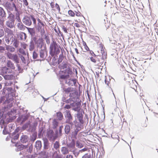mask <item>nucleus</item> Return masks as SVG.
Segmentation results:
<instances>
[{"instance_id":"19","label":"nucleus","mask_w":158,"mask_h":158,"mask_svg":"<svg viewBox=\"0 0 158 158\" xmlns=\"http://www.w3.org/2000/svg\"><path fill=\"white\" fill-rule=\"evenodd\" d=\"M18 38L23 41H25L27 37L26 34L24 32H20L17 34Z\"/></svg>"},{"instance_id":"2","label":"nucleus","mask_w":158,"mask_h":158,"mask_svg":"<svg viewBox=\"0 0 158 158\" xmlns=\"http://www.w3.org/2000/svg\"><path fill=\"white\" fill-rule=\"evenodd\" d=\"M69 77V74L61 75L59 76V78L60 82H62V80L64 79L66 84L68 85L72 86L76 85L77 82V80L75 79H67Z\"/></svg>"},{"instance_id":"50","label":"nucleus","mask_w":158,"mask_h":158,"mask_svg":"<svg viewBox=\"0 0 158 158\" xmlns=\"http://www.w3.org/2000/svg\"><path fill=\"white\" fill-rule=\"evenodd\" d=\"M69 152H73V153L75 157H77L79 155V151H76L75 149L73 150H69Z\"/></svg>"},{"instance_id":"47","label":"nucleus","mask_w":158,"mask_h":158,"mask_svg":"<svg viewBox=\"0 0 158 158\" xmlns=\"http://www.w3.org/2000/svg\"><path fill=\"white\" fill-rule=\"evenodd\" d=\"M18 51L19 52L22 54V55L26 56V52L23 48H19L18 50Z\"/></svg>"},{"instance_id":"54","label":"nucleus","mask_w":158,"mask_h":158,"mask_svg":"<svg viewBox=\"0 0 158 158\" xmlns=\"http://www.w3.org/2000/svg\"><path fill=\"white\" fill-rule=\"evenodd\" d=\"M76 93L74 91L73 92H71L69 94V96L70 98H75V97H76Z\"/></svg>"},{"instance_id":"59","label":"nucleus","mask_w":158,"mask_h":158,"mask_svg":"<svg viewBox=\"0 0 158 158\" xmlns=\"http://www.w3.org/2000/svg\"><path fill=\"white\" fill-rule=\"evenodd\" d=\"M43 127L40 128L38 131V135H40L43 134Z\"/></svg>"},{"instance_id":"20","label":"nucleus","mask_w":158,"mask_h":158,"mask_svg":"<svg viewBox=\"0 0 158 158\" xmlns=\"http://www.w3.org/2000/svg\"><path fill=\"white\" fill-rule=\"evenodd\" d=\"M71 107H73L72 109V110L77 112L80 110L81 108L78 102H76L74 101L71 103Z\"/></svg>"},{"instance_id":"44","label":"nucleus","mask_w":158,"mask_h":158,"mask_svg":"<svg viewBox=\"0 0 158 158\" xmlns=\"http://www.w3.org/2000/svg\"><path fill=\"white\" fill-rule=\"evenodd\" d=\"M64 131L65 133L68 135L70 131V126L69 125H65L64 128Z\"/></svg>"},{"instance_id":"22","label":"nucleus","mask_w":158,"mask_h":158,"mask_svg":"<svg viewBox=\"0 0 158 158\" xmlns=\"http://www.w3.org/2000/svg\"><path fill=\"white\" fill-rule=\"evenodd\" d=\"M15 146L17 147V149L16 150V151H21V150L24 149V150L23 151V152H25L26 149L27 148L28 145H24L21 144L18 145V143H16L15 144Z\"/></svg>"},{"instance_id":"64","label":"nucleus","mask_w":158,"mask_h":158,"mask_svg":"<svg viewBox=\"0 0 158 158\" xmlns=\"http://www.w3.org/2000/svg\"><path fill=\"white\" fill-rule=\"evenodd\" d=\"M90 155V154L86 153L82 157V158H88Z\"/></svg>"},{"instance_id":"33","label":"nucleus","mask_w":158,"mask_h":158,"mask_svg":"<svg viewBox=\"0 0 158 158\" xmlns=\"http://www.w3.org/2000/svg\"><path fill=\"white\" fill-rule=\"evenodd\" d=\"M4 79L6 80L15 79V77L12 74H6L4 76Z\"/></svg>"},{"instance_id":"43","label":"nucleus","mask_w":158,"mask_h":158,"mask_svg":"<svg viewBox=\"0 0 158 158\" xmlns=\"http://www.w3.org/2000/svg\"><path fill=\"white\" fill-rule=\"evenodd\" d=\"M56 116L59 120H61L63 117L62 113L60 112H58L56 113Z\"/></svg>"},{"instance_id":"38","label":"nucleus","mask_w":158,"mask_h":158,"mask_svg":"<svg viewBox=\"0 0 158 158\" xmlns=\"http://www.w3.org/2000/svg\"><path fill=\"white\" fill-rule=\"evenodd\" d=\"M53 148H52V150L53 149V148H54L55 149L57 150L60 148V144L59 141H56L53 143Z\"/></svg>"},{"instance_id":"53","label":"nucleus","mask_w":158,"mask_h":158,"mask_svg":"<svg viewBox=\"0 0 158 158\" xmlns=\"http://www.w3.org/2000/svg\"><path fill=\"white\" fill-rule=\"evenodd\" d=\"M76 147H77L78 148H81L83 147V145L80 143L79 141H77L76 143Z\"/></svg>"},{"instance_id":"34","label":"nucleus","mask_w":158,"mask_h":158,"mask_svg":"<svg viewBox=\"0 0 158 158\" xmlns=\"http://www.w3.org/2000/svg\"><path fill=\"white\" fill-rule=\"evenodd\" d=\"M61 151L62 154L64 155L68 154L69 151L68 148L65 147H61Z\"/></svg>"},{"instance_id":"57","label":"nucleus","mask_w":158,"mask_h":158,"mask_svg":"<svg viewBox=\"0 0 158 158\" xmlns=\"http://www.w3.org/2000/svg\"><path fill=\"white\" fill-rule=\"evenodd\" d=\"M38 57V54L35 51H34L33 53L32 57L34 59H36Z\"/></svg>"},{"instance_id":"12","label":"nucleus","mask_w":158,"mask_h":158,"mask_svg":"<svg viewBox=\"0 0 158 158\" xmlns=\"http://www.w3.org/2000/svg\"><path fill=\"white\" fill-rule=\"evenodd\" d=\"M4 6L7 10L10 11H13L14 9L17 10V8L14 3L11 4L8 2H6L4 5Z\"/></svg>"},{"instance_id":"15","label":"nucleus","mask_w":158,"mask_h":158,"mask_svg":"<svg viewBox=\"0 0 158 158\" xmlns=\"http://www.w3.org/2000/svg\"><path fill=\"white\" fill-rule=\"evenodd\" d=\"M39 53L40 58L42 60L45 59L47 56V51L46 47H44V48L40 49L39 50Z\"/></svg>"},{"instance_id":"31","label":"nucleus","mask_w":158,"mask_h":158,"mask_svg":"<svg viewBox=\"0 0 158 158\" xmlns=\"http://www.w3.org/2000/svg\"><path fill=\"white\" fill-rule=\"evenodd\" d=\"M16 26L17 28L19 30L21 31H23L27 27L24 25V24L21 23H17Z\"/></svg>"},{"instance_id":"37","label":"nucleus","mask_w":158,"mask_h":158,"mask_svg":"<svg viewBox=\"0 0 158 158\" xmlns=\"http://www.w3.org/2000/svg\"><path fill=\"white\" fill-rule=\"evenodd\" d=\"M11 36L5 35L4 36L5 40L6 43L8 44H10Z\"/></svg>"},{"instance_id":"41","label":"nucleus","mask_w":158,"mask_h":158,"mask_svg":"<svg viewBox=\"0 0 158 158\" xmlns=\"http://www.w3.org/2000/svg\"><path fill=\"white\" fill-rule=\"evenodd\" d=\"M44 26L42 25L41 24L38 23V29L39 31H41V33H44Z\"/></svg>"},{"instance_id":"32","label":"nucleus","mask_w":158,"mask_h":158,"mask_svg":"<svg viewBox=\"0 0 158 158\" xmlns=\"http://www.w3.org/2000/svg\"><path fill=\"white\" fill-rule=\"evenodd\" d=\"M60 152L58 153L57 151H55L52 155L53 158H63V156L62 154H59Z\"/></svg>"},{"instance_id":"52","label":"nucleus","mask_w":158,"mask_h":158,"mask_svg":"<svg viewBox=\"0 0 158 158\" xmlns=\"http://www.w3.org/2000/svg\"><path fill=\"white\" fill-rule=\"evenodd\" d=\"M110 79L109 77L108 78L106 76H105V83L107 85L108 87L109 86V82H110Z\"/></svg>"},{"instance_id":"48","label":"nucleus","mask_w":158,"mask_h":158,"mask_svg":"<svg viewBox=\"0 0 158 158\" xmlns=\"http://www.w3.org/2000/svg\"><path fill=\"white\" fill-rule=\"evenodd\" d=\"M19 108H20V113L21 114V113H22V112H23V113H27V112L28 110H24V109H25V107H23V106H20V107H19Z\"/></svg>"},{"instance_id":"29","label":"nucleus","mask_w":158,"mask_h":158,"mask_svg":"<svg viewBox=\"0 0 158 158\" xmlns=\"http://www.w3.org/2000/svg\"><path fill=\"white\" fill-rule=\"evenodd\" d=\"M26 28L27 29L29 33L31 35V38L35 36V31L34 28H31L28 27H27Z\"/></svg>"},{"instance_id":"25","label":"nucleus","mask_w":158,"mask_h":158,"mask_svg":"<svg viewBox=\"0 0 158 158\" xmlns=\"http://www.w3.org/2000/svg\"><path fill=\"white\" fill-rule=\"evenodd\" d=\"M34 147L37 151L40 150L42 148V143L40 141L37 140L35 143Z\"/></svg>"},{"instance_id":"24","label":"nucleus","mask_w":158,"mask_h":158,"mask_svg":"<svg viewBox=\"0 0 158 158\" xmlns=\"http://www.w3.org/2000/svg\"><path fill=\"white\" fill-rule=\"evenodd\" d=\"M29 139L28 136L26 135L23 134L21 136L20 138V141L23 143H26L28 141Z\"/></svg>"},{"instance_id":"62","label":"nucleus","mask_w":158,"mask_h":158,"mask_svg":"<svg viewBox=\"0 0 158 158\" xmlns=\"http://www.w3.org/2000/svg\"><path fill=\"white\" fill-rule=\"evenodd\" d=\"M68 14L71 16H73L75 15L74 13L71 10H69L68 11Z\"/></svg>"},{"instance_id":"13","label":"nucleus","mask_w":158,"mask_h":158,"mask_svg":"<svg viewBox=\"0 0 158 158\" xmlns=\"http://www.w3.org/2000/svg\"><path fill=\"white\" fill-rule=\"evenodd\" d=\"M48 138L50 141H54L57 138L56 134H54L52 130H49L47 133Z\"/></svg>"},{"instance_id":"26","label":"nucleus","mask_w":158,"mask_h":158,"mask_svg":"<svg viewBox=\"0 0 158 158\" xmlns=\"http://www.w3.org/2000/svg\"><path fill=\"white\" fill-rule=\"evenodd\" d=\"M33 40L31 39V40L29 43V49L30 51H33L35 48V43L34 42V41Z\"/></svg>"},{"instance_id":"4","label":"nucleus","mask_w":158,"mask_h":158,"mask_svg":"<svg viewBox=\"0 0 158 158\" xmlns=\"http://www.w3.org/2000/svg\"><path fill=\"white\" fill-rule=\"evenodd\" d=\"M60 52V50L58 45L56 41H53L50 46L49 53L50 55L53 56L55 55L58 54Z\"/></svg>"},{"instance_id":"11","label":"nucleus","mask_w":158,"mask_h":158,"mask_svg":"<svg viewBox=\"0 0 158 158\" xmlns=\"http://www.w3.org/2000/svg\"><path fill=\"white\" fill-rule=\"evenodd\" d=\"M6 55L9 59L12 60L17 64L19 63V58L17 54L8 52Z\"/></svg>"},{"instance_id":"23","label":"nucleus","mask_w":158,"mask_h":158,"mask_svg":"<svg viewBox=\"0 0 158 158\" xmlns=\"http://www.w3.org/2000/svg\"><path fill=\"white\" fill-rule=\"evenodd\" d=\"M7 67L11 69V70H14L15 69V66L14 63L10 60H7L6 63Z\"/></svg>"},{"instance_id":"45","label":"nucleus","mask_w":158,"mask_h":158,"mask_svg":"<svg viewBox=\"0 0 158 158\" xmlns=\"http://www.w3.org/2000/svg\"><path fill=\"white\" fill-rule=\"evenodd\" d=\"M19 41L17 39L13 43V46L16 48H17L19 45Z\"/></svg>"},{"instance_id":"30","label":"nucleus","mask_w":158,"mask_h":158,"mask_svg":"<svg viewBox=\"0 0 158 158\" xmlns=\"http://www.w3.org/2000/svg\"><path fill=\"white\" fill-rule=\"evenodd\" d=\"M5 31L7 34L5 35L12 36L13 35V31L9 28L6 27L4 28Z\"/></svg>"},{"instance_id":"49","label":"nucleus","mask_w":158,"mask_h":158,"mask_svg":"<svg viewBox=\"0 0 158 158\" xmlns=\"http://www.w3.org/2000/svg\"><path fill=\"white\" fill-rule=\"evenodd\" d=\"M37 138V135L36 134L34 133L31 137V141L34 142Z\"/></svg>"},{"instance_id":"14","label":"nucleus","mask_w":158,"mask_h":158,"mask_svg":"<svg viewBox=\"0 0 158 158\" xmlns=\"http://www.w3.org/2000/svg\"><path fill=\"white\" fill-rule=\"evenodd\" d=\"M19 129L18 128H16L15 131L10 134V137L12 138L11 142L14 143L13 140H17L19 137V134L18 133L19 131Z\"/></svg>"},{"instance_id":"17","label":"nucleus","mask_w":158,"mask_h":158,"mask_svg":"<svg viewBox=\"0 0 158 158\" xmlns=\"http://www.w3.org/2000/svg\"><path fill=\"white\" fill-rule=\"evenodd\" d=\"M12 72L11 69L8 68L6 66L2 67L1 69V73L4 76L5 75L11 73Z\"/></svg>"},{"instance_id":"21","label":"nucleus","mask_w":158,"mask_h":158,"mask_svg":"<svg viewBox=\"0 0 158 158\" xmlns=\"http://www.w3.org/2000/svg\"><path fill=\"white\" fill-rule=\"evenodd\" d=\"M76 116L80 123L81 124H83L84 121L83 120V116L82 112L80 111V110L77 111Z\"/></svg>"},{"instance_id":"40","label":"nucleus","mask_w":158,"mask_h":158,"mask_svg":"<svg viewBox=\"0 0 158 158\" xmlns=\"http://www.w3.org/2000/svg\"><path fill=\"white\" fill-rule=\"evenodd\" d=\"M19 57L20 58L22 62L24 64L27 63V60L25 59L24 56L21 54H19Z\"/></svg>"},{"instance_id":"36","label":"nucleus","mask_w":158,"mask_h":158,"mask_svg":"<svg viewBox=\"0 0 158 158\" xmlns=\"http://www.w3.org/2000/svg\"><path fill=\"white\" fill-rule=\"evenodd\" d=\"M63 127L62 125L60 126L59 127V131L58 130H56V135L58 136H61L62 135V129Z\"/></svg>"},{"instance_id":"60","label":"nucleus","mask_w":158,"mask_h":158,"mask_svg":"<svg viewBox=\"0 0 158 158\" xmlns=\"http://www.w3.org/2000/svg\"><path fill=\"white\" fill-rule=\"evenodd\" d=\"M30 124V122H27L25 123L23 126V128L24 129H27Z\"/></svg>"},{"instance_id":"63","label":"nucleus","mask_w":158,"mask_h":158,"mask_svg":"<svg viewBox=\"0 0 158 158\" xmlns=\"http://www.w3.org/2000/svg\"><path fill=\"white\" fill-rule=\"evenodd\" d=\"M59 66L61 67V69H64L65 68H66L67 67V65L65 63L63 64L62 65H61V64H60Z\"/></svg>"},{"instance_id":"18","label":"nucleus","mask_w":158,"mask_h":158,"mask_svg":"<svg viewBox=\"0 0 158 158\" xmlns=\"http://www.w3.org/2000/svg\"><path fill=\"white\" fill-rule=\"evenodd\" d=\"M30 116V114L28 113L26 115H22L19 116L17 119L18 122L21 121L23 123Z\"/></svg>"},{"instance_id":"56","label":"nucleus","mask_w":158,"mask_h":158,"mask_svg":"<svg viewBox=\"0 0 158 158\" xmlns=\"http://www.w3.org/2000/svg\"><path fill=\"white\" fill-rule=\"evenodd\" d=\"M12 88L11 87H6V88H4V89H3V91H2V94H5L6 93H7L8 94V95H6V96H7V97H8V92H9V91H8L6 89L7 88Z\"/></svg>"},{"instance_id":"9","label":"nucleus","mask_w":158,"mask_h":158,"mask_svg":"<svg viewBox=\"0 0 158 158\" xmlns=\"http://www.w3.org/2000/svg\"><path fill=\"white\" fill-rule=\"evenodd\" d=\"M65 115L66 119V123L70 124L71 126L73 125V123L72 122L73 118L69 111L66 110L65 112Z\"/></svg>"},{"instance_id":"6","label":"nucleus","mask_w":158,"mask_h":158,"mask_svg":"<svg viewBox=\"0 0 158 158\" xmlns=\"http://www.w3.org/2000/svg\"><path fill=\"white\" fill-rule=\"evenodd\" d=\"M43 150L40 153V155H43L46 156L48 154V151H50L52 148V145H50V143L47 139H43Z\"/></svg>"},{"instance_id":"5","label":"nucleus","mask_w":158,"mask_h":158,"mask_svg":"<svg viewBox=\"0 0 158 158\" xmlns=\"http://www.w3.org/2000/svg\"><path fill=\"white\" fill-rule=\"evenodd\" d=\"M103 49V48H102ZM101 53L102 54V56L100 55L96 56L94 53L93 54V56L96 57L97 62V65L98 66H101L103 64L105 60L107 58L106 52H105L103 49H101Z\"/></svg>"},{"instance_id":"10","label":"nucleus","mask_w":158,"mask_h":158,"mask_svg":"<svg viewBox=\"0 0 158 158\" xmlns=\"http://www.w3.org/2000/svg\"><path fill=\"white\" fill-rule=\"evenodd\" d=\"M6 16V14L4 8L0 7V25L2 26Z\"/></svg>"},{"instance_id":"16","label":"nucleus","mask_w":158,"mask_h":158,"mask_svg":"<svg viewBox=\"0 0 158 158\" xmlns=\"http://www.w3.org/2000/svg\"><path fill=\"white\" fill-rule=\"evenodd\" d=\"M33 147L32 144H31L29 147L28 149V147L26 149L25 152H23V151H22L19 154V155H22L24 156L27 155L31 154L32 152L33 151Z\"/></svg>"},{"instance_id":"61","label":"nucleus","mask_w":158,"mask_h":158,"mask_svg":"<svg viewBox=\"0 0 158 158\" xmlns=\"http://www.w3.org/2000/svg\"><path fill=\"white\" fill-rule=\"evenodd\" d=\"M17 39L14 37L13 35L11 36V39L10 40V44H12V43H14L15 40Z\"/></svg>"},{"instance_id":"58","label":"nucleus","mask_w":158,"mask_h":158,"mask_svg":"<svg viewBox=\"0 0 158 158\" xmlns=\"http://www.w3.org/2000/svg\"><path fill=\"white\" fill-rule=\"evenodd\" d=\"M15 127V126L14 124H10L9 125V129L10 131H12Z\"/></svg>"},{"instance_id":"8","label":"nucleus","mask_w":158,"mask_h":158,"mask_svg":"<svg viewBox=\"0 0 158 158\" xmlns=\"http://www.w3.org/2000/svg\"><path fill=\"white\" fill-rule=\"evenodd\" d=\"M31 39L33 40L35 45L38 48L40 49L44 48V47H46V45L44 43L43 40L41 38H37L36 36L33 38H31Z\"/></svg>"},{"instance_id":"51","label":"nucleus","mask_w":158,"mask_h":158,"mask_svg":"<svg viewBox=\"0 0 158 158\" xmlns=\"http://www.w3.org/2000/svg\"><path fill=\"white\" fill-rule=\"evenodd\" d=\"M75 101V98H70L69 99H67L66 100L65 102L67 103H71L72 102H73Z\"/></svg>"},{"instance_id":"7","label":"nucleus","mask_w":158,"mask_h":158,"mask_svg":"<svg viewBox=\"0 0 158 158\" xmlns=\"http://www.w3.org/2000/svg\"><path fill=\"white\" fill-rule=\"evenodd\" d=\"M8 20L6 22V26L7 28L12 29L15 27V18L14 15L12 13L9 14L7 17Z\"/></svg>"},{"instance_id":"3","label":"nucleus","mask_w":158,"mask_h":158,"mask_svg":"<svg viewBox=\"0 0 158 158\" xmlns=\"http://www.w3.org/2000/svg\"><path fill=\"white\" fill-rule=\"evenodd\" d=\"M31 20L33 21L34 26H36V20L34 15L25 16L22 19V21L24 24L27 26H29L32 24Z\"/></svg>"},{"instance_id":"42","label":"nucleus","mask_w":158,"mask_h":158,"mask_svg":"<svg viewBox=\"0 0 158 158\" xmlns=\"http://www.w3.org/2000/svg\"><path fill=\"white\" fill-rule=\"evenodd\" d=\"M59 122L56 119H54L52 121L53 128H56L58 126Z\"/></svg>"},{"instance_id":"35","label":"nucleus","mask_w":158,"mask_h":158,"mask_svg":"<svg viewBox=\"0 0 158 158\" xmlns=\"http://www.w3.org/2000/svg\"><path fill=\"white\" fill-rule=\"evenodd\" d=\"M81 128L79 126H77L76 127V129L73 132V135L74 137H76L78 132L81 130Z\"/></svg>"},{"instance_id":"27","label":"nucleus","mask_w":158,"mask_h":158,"mask_svg":"<svg viewBox=\"0 0 158 158\" xmlns=\"http://www.w3.org/2000/svg\"><path fill=\"white\" fill-rule=\"evenodd\" d=\"M75 143L74 141L72 140L71 142L67 144V146L68 148H70V150H73L75 149Z\"/></svg>"},{"instance_id":"1","label":"nucleus","mask_w":158,"mask_h":158,"mask_svg":"<svg viewBox=\"0 0 158 158\" xmlns=\"http://www.w3.org/2000/svg\"><path fill=\"white\" fill-rule=\"evenodd\" d=\"M8 93V97L5 96L0 97V113H4L12 106L13 100L15 97V90L14 88H8L6 89Z\"/></svg>"},{"instance_id":"28","label":"nucleus","mask_w":158,"mask_h":158,"mask_svg":"<svg viewBox=\"0 0 158 158\" xmlns=\"http://www.w3.org/2000/svg\"><path fill=\"white\" fill-rule=\"evenodd\" d=\"M6 50L8 51V52H14L15 51V48L13 46L10 45H6Z\"/></svg>"},{"instance_id":"55","label":"nucleus","mask_w":158,"mask_h":158,"mask_svg":"<svg viewBox=\"0 0 158 158\" xmlns=\"http://www.w3.org/2000/svg\"><path fill=\"white\" fill-rule=\"evenodd\" d=\"M2 28V27H0V38L3 36L4 35V30Z\"/></svg>"},{"instance_id":"39","label":"nucleus","mask_w":158,"mask_h":158,"mask_svg":"<svg viewBox=\"0 0 158 158\" xmlns=\"http://www.w3.org/2000/svg\"><path fill=\"white\" fill-rule=\"evenodd\" d=\"M74 91V89L73 88L69 87L67 88H64V91L65 92V93L66 94L70 93Z\"/></svg>"},{"instance_id":"46","label":"nucleus","mask_w":158,"mask_h":158,"mask_svg":"<svg viewBox=\"0 0 158 158\" xmlns=\"http://www.w3.org/2000/svg\"><path fill=\"white\" fill-rule=\"evenodd\" d=\"M63 58L64 56L63 55V53H62L59 56L58 61V64H60L62 61Z\"/></svg>"}]
</instances>
